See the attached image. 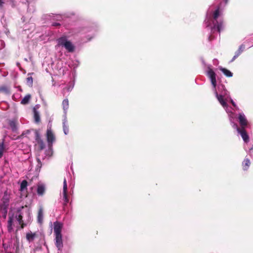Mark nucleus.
<instances>
[{
  "label": "nucleus",
  "instance_id": "obj_32",
  "mask_svg": "<svg viewBox=\"0 0 253 253\" xmlns=\"http://www.w3.org/2000/svg\"><path fill=\"white\" fill-rule=\"evenodd\" d=\"M88 29L87 28H82V30L81 31H79V32H84V33H86L88 31Z\"/></svg>",
  "mask_w": 253,
  "mask_h": 253
},
{
  "label": "nucleus",
  "instance_id": "obj_38",
  "mask_svg": "<svg viewBox=\"0 0 253 253\" xmlns=\"http://www.w3.org/2000/svg\"><path fill=\"white\" fill-rule=\"evenodd\" d=\"M225 3H227L228 2V0H225Z\"/></svg>",
  "mask_w": 253,
  "mask_h": 253
},
{
  "label": "nucleus",
  "instance_id": "obj_17",
  "mask_svg": "<svg viewBox=\"0 0 253 253\" xmlns=\"http://www.w3.org/2000/svg\"><path fill=\"white\" fill-rule=\"evenodd\" d=\"M36 234L30 231L26 234V239L29 242H32L35 238Z\"/></svg>",
  "mask_w": 253,
  "mask_h": 253
},
{
  "label": "nucleus",
  "instance_id": "obj_41",
  "mask_svg": "<svg viewBox=\"0 0 253 253\" xmlns=\"http://www.w3.org/2000/svg\"><path fill=\"white\" fill-rule=\"evenodd\" d=\"M38 162H39V163L40 162V159H38Z\"/></svg>",
  "mask_w": 253,
  "mask_h": 253
},
{
  "label": "nucleus",
  "instance_id": "obj_31",
  "mask_svg": "<svg viewBox=\"0 0 253 253\" xmlns=\"http://www.w3.org/2000/svg\"><path fill=\"white\" fill-rule=\"evenodd\" d=\"M248 153L251 156H252V154H253V145L250 148H249Z\"/></svg>",
  "mask_w": 253,
  "mask_h": 253
},
{
  "label": "nucleus",
  "instance_id": "obj_20",
  "mask_svg": "<svg viewBox=\"0 0 253 253\" xmlns=\"http://www.w3.org/2000/svg\"><path fill=\"white\" fill-rule=\"evenodd\" d=\"M36 141L38 143V144L40 145L41 149H43L44 148V143L43 142V140L40 138L38 134H37L36 136Z\"/></svg>",
  "mask_w": 253,
  "mask_h": 253
},
{
  "label": "nucleus",
  "instance_id": "obj_42",
  "mask_svg": "<svg viewBox=\"0 0 253 253\" xmlns=\"http://www.w3.org/2000/svg\"><path fill=\"white\" fill-rule=\"evenodd\" d=\"M91 38H92V37L89 38V40H90Z\"/></svg>",
  "mask_w": 253,
  "mask_h": 253
},
{
  "label": "nucleus",
  "instance_id": "obj_39",
  "mask_svg": "<svg viewBox=\"0 0 253 253\" xmlns=\"http://www.w3.org/2000/svg\"><path fill=\"white\" fill-rule=\"evenodd\" d=\"M4 204L6 205V204H8V201L6 202L5 203H4Z\"/></svg>",
  "mask_w": 253,
  "mask_h": 253
},
{
  "label": "nucleus",
  "instance_id": "obj_36",
  "mask_svg": "<svg viewBox=\"0 0 253 253\" xmlns=\"http://www.w3.org/2000/svg\"><path fill=\"white\" fill-rule=\"evenodd\" d=\"M60 24L58 23H55L53 24V26H58V25H59Z\"/></svg>",
  "mask_w": 253,
  "mask_h": 253
},
{
  "label": "nucleus",
  "instance_id": "obj_43",
  "mask_svg": "<svg viewBox=\"0 0 253 253\" xmlns=\"http://www.w3.org/2000/svg\"><path fill=\"white\" fill-rule=\"evenodd\" d=\"M0 42H1V44L3 43V42L2 41H0Z\"/></svg>",
  "mask_w": 253,
  "mask_h": 253
},
{
  "label": "nucleus",
  "instance_id": "obj_13",
  "mask_svg": "<svg viewBox=\"0 0 253 253\" xmlns=\"http://www.w3.org/2000/svg\"><path fill=\"white\" fill-rule=\"evenodd\" d=\"M45 191V187L44 185L39 184L37 186V194L39 196H42L44 195Z\"/></svg>",
  "mask_w": 253,
  "mask_h": 253
},
{
  "label": "nucleus",
  "instance_id": "obj_26",
  "mask_svg": "<svg viewBox=\"0 0 253 253\" xmlns=\"http://www.w3.org/2000/svg\"><path fill=\"white\" fill-rule=\"evenodd\" d=\"M245 48V45L244 44H241L238 49L235 52V54H237L238 56H239L244 50Z\"/></svg>",
  "mask_w": 253,
  "mask_h": 253
},
{
  "label": "nucleus",
  "instance_id": "obj_21",
  "mask_svg": "<svg viewBox=\"0 0 253 253\" xmlns=\"http://www.w3.org/2000/svg\"><path fill=\"white\" fill-rule=\"evenodd\" d=\"M63 128L64 133L65 135H67L69 132L68 126H67V120L66 117H64L63 122Z\"/></svg>",
  "mask_w": 253,
  "mask_h": 253
},
{
  "label": "nucleus",
  "instance_id": "obj_16",
  "mask_svg": "<svg viewBox=\"0 0 253 253\" xmlns=\"http://www.w3.org/2000/svg\"><path fill=\"white\" fill-rule=\"evenodd\" d=\"M17 121L15 120H9V125L12 131H16L17 130Z\"/></svg>",
  "mask_w": 253,
  "mask_h": 253
},
{
  "label": "nucleus",
  "instance_id": "obj_11",
  "mask_svg": "<svg viewBox=\"0 0 253 253\" xmlns=\"http://www.w3.org/2000/svg\"><path fill=\"white\" fill-rule=\"evenodd\" d=\"M67 184L66 180L65 178H64V181H63V200L66 203H67L69 201V199H68V196H67Z\"/></svg>",
  "mask_w": 253,
  "mask_h": 253
},
{
  "label": "nucleus",
  "instance_id": "obj_28",
  "mask_svg": "<svg viewBox=\"0 0 253 253\" xmlns=\"http://www.w3.org/2000/svg\"><path fill=\"white\" fill-rule=\"evenodd\" d=\"M74 86V83L71 82L68 85V86L64 89V90H67V91H71Z\"/></svg>",
  "mask_w": 253,
  "mask_h": 253
},
{
  "label": "nucleus",
  "instance_id": "obj_19",
  "mask_svg": "<svg viewBox=\"0 0 253 253\" xmlns=\"http://www.w3.org/2000/svg\"><path fill=\"white\" fill-rule=\"evenodd\" d=\"M250 164L251 162L250 160L248 158H245L242 163L244 170H247L249 169Z\"/></svg>",
  "mask_w": 253,
  "mask_h": 253
},
{
  "label": "nucleus",
  "instance_id": "obj_22",
  "mask_svg": "<svg viewBox=\"0 0 253 253\" xmlns=\"http://www.w3.org/2000/svg\"><path fill=\"white\" fill-rule=\"evenodd\" d=\"M0 92H2L5 94H9L10 93V89L6 86H1L0 87Z\"/></svg>",
  "mask_w": 253,
  "mask_h": 253
},
{
  "label": "nucleus",
  "instance_id": "obj_10",
  "mask_svg": "<svg viewBox=\"0 0 253 253\" xmlns=\"http://www.w3.org/2000/svg\"><path fill=\"white\" fill-rule=\"evenodd\" d=\"M54 233L55 236L62 235H61V229L62 228V224L59 222H54Z\"/></svg>",
  "mask_w": 253,
  "mask_h": 253
},
{
  "label": "nucleus",
  "instance_id": "obj_18",
  "mask_svg": "<svg viewBox=\"0 0 253 253\" xmlns=\"http://www.w3.org/2000/svg\"><path fill=\"white\" fill-rule=\"evenodd\" d=\"M43 212L42 207H40L38 214V221L40 223H42L43 220Z\"/></svg>",
  "mask_w": 253,
  "mask_h": 253
},
{
  "label": "nucleus",
  "instance_id": "obj_15",
  "mask_svg": "<svg viewBox=\"0 0 253 253\" xmlns=\"http://www.w3.org/2000/svg\"><path fill=\"white\" fill-rule=\"evenodd\" d=\"M62 106L64 113V117H66L67 110L69 108V101L68 99L66 98L63 100Z\"/></svg>",
  "mask_w": 253,
  "mask_h": 253
},
{
  "label": "nucleus",
  "instance_id": "obj_5",
  "mask_svg": "<svg viewBox=\"0 0 253 253\" xmlns=\"http://www.w3.org/2000/svg\"><path fill=\"white\" fill-rule=\"evenodd\" d=\"M222 107L224 108L226 113L228 115V117L231 125L232 126H233V124H236V123L235 122V121L236 118V115L233 112V108L231 107H229L227 105V102H225V105L222 106Z\"/></svg>",
  "mask_w": 253,
  "mask_h": 253
},
{
  "label": "nucleus",
  "instance_id": "obj_35",
  "mask_svg": "<svg viewBox=\"0 0 253 253\" xmlns=\"http://www.w3.org/2000/svg\"><path fill=\"white\" fill-rule=\"evenodd\" d=\"M209 40L210 41H211L212 40V35H210L209 37Z\"/></svg>",
  "mask_w": 253,
  "mask_h": 253
},
{
  "label": "nucleus",
  "instance_id": "obj_3",
  "mask_svg": "<svg viewBox=\"0 0 253 253\" xmlns=\"http://www.w3.org/2000/svg\"><path fill=\"white\" fill-rule=\"evenodd\" d=\"M21 225V228H23L24 225L22 220V216L21 212L18 211L15 214L9 216L7 221V230L8 232L11 233L14 231V227H18Z\"/></svg>",
  "mask_w": 253,
  "mask_h": 253
},
{
  "label": "nucleus",
  "instance_id": "obj_37",
  "mask_svg": "<svg viewBox=\"0 0 253 253\" xmlns=\"http://www.w3.org/2000/svg\"><path fill=\"white\" fill-rule=\"evenodd\" d=\"M202 62L204 65H206L205 62L204 61V60L203 59H202Z\"/></svg>",
  "mask_w": 253,
  "mask_h": 253
},
{
  "label": "nucleus",
  "instance_id": "obj_2",
  "mask_svg": "<svg viewBox=\"0 0 253 253\" xmlns=\"http://www.w3.org/2000/svg\"><path fill=\"white\" fill-rule=\"evenodd\" d=\"M205 22L206 27L211 28L212 34L217 31L219 34L223 29V20L219 7L214 10L212 7H210L207 11Z\"/></svg>",
  "mask_w": 253,
  "mask_h": 253
},
{
  "label": "nucleus",
  "instance_id": "obj_24",
  "mask_svg": "<svg viewBox=\"0 0 253 253\" xmlns=\"http://www.w3.org/2000/svg\"><path fill=\"white\" fill-rule=\"evenodd\" d=\"M31 98V95L30 94L26 95L21 100V103L22 104H27L28 103Z\"/></svg>",
  "mask_w": 253,
  "mask_h": 253
},
{
  "label": "nucleus",
  "instance_id": "obj_27",
  "mask_svg": "<svg viewBox=\"0 0 253 253\" xmlns=\"http://www.w3.org/2000/svg\"><path fill=\"white\" fill-rule=\"evenodd\" d=\"M5 151V148L3 143H0V158H1L4 152Z\"/></svg>",
  "mask_w": 253,
  "mask_h": 253
},
{
  "label": "nucleus",
  "instance_id": "obj_6",
  "mask_svg": "<svg viewBox=\"0 0 253 253\" xmlns=\"http://www.w3.org/2000/svg\"><path fill=\"white\" fill-rule=\"evenodd\" d=\"M232 126L237 131L239 134L241 135L245 143H247L249 141V137L245 129V128H240L237 124H233V126Z\"/></svg>",
  "mask_w": 253,
  "mask_h": 253
},
{
  "label": "nucleus",
  "instance_id": "obj_8",
  "mask_svg": "<svg viewBox=\"0 0 253 253\" xmlns=\"http://www.w3.org/2000/svg\"><path fill=\"white\" fill-rule=\"evenodd\" d=\"M238 121L241 128H245L248 125V121L243 113H240L238 115Z\"/></svg>",
  "mask_w": 253,
  "mask_h": 253
},
{
  "label": "nucleus",
  "instance_id": "obj_44",
  "mask_svg": "<svg viewBox=\"0 0 253 253\" xmlns=\"http://www.w3.org/2000/svg\"><path fill=\"white\" fill-rule=\"evenodd\" d=\"M215 61H216V59H214L213 61L214 62Z\"/></svg>",
  "mask_w": 253,
  "mask_h": 253
},
{
  "label": "nucleus",
  "instance_id": "obj_14",
  "mask_svg": "<svg viewBox=\"0 0 253 253\" xmlns=\"http://www.w3.org/2000/svg\"><path fill=\"white\" fill-rule=\"evenodd\" d=\"M218 69L221 71L222 73L227 77H232L233 76V73L228 69L224 68L221 66L218 67Z\"/></svg>",
  "mask_w": 253,
  "mask_h": 253
},
{
  "label": "nucleus",
  "instance_id": "obj_33",
  "mask_svg": "<svg viewBox=\"0 0 253 253\" xmlns=\"http://www.w3.org/2000/svg\"><path fill=\"white\" fill-rule=\"evenodd\" d=\"M238 56H239L237 54L235 53L234 56H233V57L232 58V60H231L230 62H232L233 61H234L235 60V59H236Z\"/></svg>",
  "mask_w": 253,
  "mask_h": 253
},
{
  "label": "nucleus",
  "instance_id": "obj_30",
  "mask_svg": "<svg viewBox=\"0 0 253 253\" xmlns=\"http://www.w3.org/2000/svg\"><path fill=\"white\" fill-rule=\"evenodd\" d=\"M27 82L28 83H29L30 84H32L33 83V78L31 77H28L27 78Z\"/></svg>",
  "mask_w": 253,
  "mask_h": 253
},
{
  "label": "nucleus",
  "instance_id": "obj_23",
  "mask_svg": "<svg viewBox=\"0 0 253 253\" xmlns=\"http://www.w3.org/2000/svg\"><path fill=\"white\" fill-rule=\"evenodd\" d=\"M34 119L36 123H39L40 121V116L39 113L37 111L36 109L34 108Z\"/></svg>",
  "mask_w": 253,
  "mask_h": 253
},
{
  "label": "nucleus",
  "instance_id": "obj_29",
  "mask_svg": "<svg viewBox=\"0 0 253 253\" xmlns=\"http://www.w3.org/2000/svg\"><path fill=\"white\" fill-rule=\"evenodd\" d=\"M229 100L230 101V102L232 103V105L234 106V107L235 108V109L236 110H239L238 107L236 105L235 103L233 101V100L230 97V99H229Z\"/></svg>",
  "mask_w": 253,
  "mask_h": 253
},
{
  "label": "nucleus",
  "instance_id": "obj_34",
  "mask_svg": "<svg viewBox=\"0 0 253 253\" xmlns=\"http://www.w3.org/2000/svg\"><path fill=\"white\" fill-rule=\"evenodd\" d=\"M4 3V0H0V7H1Z\"/></svg>",
  "mask_w": 253,
  "mask_h": 253
},
{
  "label": "nucleus",
  "instance_id": "obj_7",
  "mask_svg": "<svg viewBox=\"0 0 253 253\" xmlns=\"http://www.w3.org/2000/svg\"><path fill=\"white\" fill-rule=\"evenodd\" d=\"M10 251L12 253H18L19 249V242L17 238H13L9 245Z\"/></svg>",
  "mask_w": 253,
  "mask_h": 253
},
{
  "label": "nucleus",
  "instance_id": "obj_40",
  "mask_svg": "<svg viewBox=\"0 0 253 253\" xmlns=\"http://www.w3.org/2000/svg\"><path fill=\"white\" fill-rule=\"evenodd\" d=\"M244 148H245V149L246 150V146H244Z\"/></svg>",
  "mask_w": 253,
  "mask_h": 253
},
{
  "label": "nucleus",
  "instance_id": "obj_9",
  "mask_svg": "<svg viewBox=\"0 0 253 253\" xmlns=\"http://www.w3.org/2000/svg\"><path fill=\"white\" fill-rule=\"evenodd\" d=\"M46 138L48 147H51L53 142L55 141V137L50 128L47 129Z\"/></svg>",
  "mask_w": 253,
  "mask_h": 253
},
{
  "label": "nucleus",
  "instance_id": "obj_12",
  "mask_svg": "<svg viewBox=\"0 0 253 253\" xmlns=\"http://www.w3.org/2000/svg\"><path fill=\"white\" fill-rule=\"evenodd\" d=\"M55 245L59 250L63 247L62 235L55 236Z\"/></svg>",
  "mask_w": 253,
  "mask_h": 253
},
{
  "label": "nucleus",
  "instance_id": "obj_4",
  "mask_svg": "<svg viewBox=\"0 0 253 253\" xmlns=\"http://www.w3.org/2000/svg\"><path fill=\"white\" fill-rule=\"evenodd\" d=\"M57 44L56 47H64L69 52H73L75 50V46L73 43L68 39L66 36H62L56 40Z\"/></svg>",
  "mask_w": 253,
  "mask_h": 253
},
{
  "label": "nucleus",
  "instance_id": "obj_1",
  "mask_svg": "<svg viewBox=\"0 0 253 253\" xmlns=\"http://www.w3.org/2000/svg\"><path fill=\"white\" fill-rule=\"evenodd\" d=\"M207 75L210 79L216 98L222 106H224L225 103L228 102L230 99L229 92L222 84H219L216 88V74L210 65L207 66Z\"/></svg>",
  "mask_w": 253,
  "mask_h": 253
},
{
  "label": "nucleus",
  "instance_id": "obj_25",
  "mask_svg": "<svg viewBox=\"0 0 253 253\" xmlns=\"http://www.w3.org/2000/svg\"><path fill=\"white\" fill-rule=\"evenodd\" d=\"M28 186V182L26 180H23L20 184V191H23L27 189Z\"/></svg>",
  "mask_w": 253,
  "mask_h": 253
}]
</instances>
